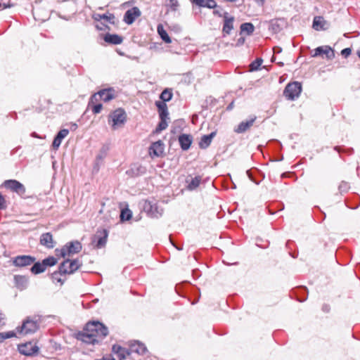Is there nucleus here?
Returning a JSON list of instances; mask_svg holds the SVG:
<instances>
[{
  "mask_svg": "<svg viewBox=\"0 0 360 360\" xmlns=\"http://www.w3.org/2000/svg\"><path fill=\"white\" fill-rule=\"evenodd\" d=\"M82 249L81 243L78 240H73L67 243L61 249H56V252L58 255L65 258L67 256H71L72 255L79 252Z\"/></svg>",
  "mask_w": 360,
  "mask_h": 360,
  "instance_id": "obj_3",
  "label": "nucleus"
},
{
  "mask_svg": "<svg viewBox=\"0 0 360 360\" xmlns=\"http://www.w3.org/2000/svg\"><path fill=\"white\" fill-rule=\"evenodd\" d=\"M263 60L261 58H257L254 60L250 65V70L252 71H255L259 69V67L262 65Z\"/></svg>",
  "mask_w": 360,
  "mask_h": 360,
  "instance_id": "obj_36",
  "label": "nucleus"
},
{
  "mask_svg": "<svg viewBox=\"0 0 360 360\" xmlns=\"http://www.w3.org/2000/svg\"><path fill=\"white\" fill-rule=\"evenodd\" d=\"M201 181V177L200 176H195L193 178L191 182L188 185V188L189 190H194L198 188Z\"/></svg>",
  "mask_w": 360,
  "mask_h": 360,
  "instance_id": "obj_34",
  "label": "nucleus"
},
{
  "mask_svg": "<svg viewBox=\"0 0 360 360\" xmlns=\"http://www.w3.org/2000/svg\"><path fill=\"white\" fill-rule=\"evenodd\" d=\"M102 108H103V105L101 103H97L92 107V112L94 114H98V113L101 112Z\"/></svg>",
  "mask_w": 360,
  "mask_h": 360,
  "instance_id": "obj_43",
  "label": "nucleus"
},
{
  "mask_svg": "<svg viewBox=\"0 0 360 360\" xmlns=\"http://www.w3.org/2000/svg\"><path fill=\"white\" fill-rule=\"evenodd\" d=\"M357 54H358V56L360 58V50L358 51Z\"/></svg>",
  "mask_w": 360,
  "mask_h": 360,
  "instance_id": "obj_59",
  "label": "nucleus"
},
{
  "mask_svg": "<svg viewBox=\"0 0 360 360\" xmlns=\"http://www.w3.org/2000/svg\"><path fill=\"white\" fill-rule=\"evenodd\" d=\"M127 120L125 111L122 108L114 110L109 116V122H112V127L115 129L120 125L124 124Z\"/></svg>",
  "mask_w": 360,
  "mask_h": 360,
  "instance_id": "obj_7",
  "label": "nucleus"
},
{
  "mask_svg": "<svg viewBox=\"0 0 360 360\" xmlns=\"http://www.w3.org/2000/svg\"><path fill=\"white\" fill-rule=\"evenodd\" d=\"M72 127H73L75 129H77V124H75V123L72 124Z\"/></svg>",
  "mask_w": 360,
  "mask_h": 360,
  "instance_id": "obj_57",
  "label": "nucleus"
},
{
  "mask_svg": "<svg viewBox=\"0 0 360 360\" xmlns=\"http://www.w3.org/2000/svg\"><path fill=\"white\" fill-rule=\"evenodd\" d=\"M193 4L200 6L208 8H217V5L214 0H190Z\"/></svg>",
  "mask_w": 360,
  "mask_h": 360,
  "instance_id": "obj_24",
  "label": "nucleus"
},
{
  "mask_svg": "<svg viewBox=\"0 0 360 360\" xmlns=\"http://www.w3.org/2000/svg\"><path fill=\"white\" fill-rule=\"evenodd\" d=\"M6 208V203L4 197L0 194V210Z\"/></svg>",
  "mask_w": 360,
  "mask_h": 360,
  "instance_id": "obj_45",
  "label": "nucleus"
},
{
  "mask_svg": "<svg viewBox=\"0 0 360 360\" xmlns=\"http://www.w3.org/2000/svg\"><path fill=\"white\" fill-rule=\"evenodd\" d=\"M14 280L16 287L20 290H22L27 288L29 281V279L27 276L17 275L15 276Z\"/></svg>",
  "mask_w": 360,
  "mask_h": 360,
  "instance_id": "obj_23",
  "label": "nucleus"
},
{
  "mask_svg": "<svg viewBox=\"0 0 360 360\" xmlns=\"http://www.w3.org/2000/svg\"><path fill=\"white\" fill-rule=\"evenodd\" d=\"M234 107V101H232L227 107H226V110H231Z\"/></svg>",
  "mask_w": 360,
  "mask_h": 360,
  "instance_id": "obj_51",
  "label": "nucleus"
},
{
  "mask_svg": "<svg viewBox=\"0 0 360 360\" xmlns=\"http://www.w3.org/2000/svg\"><path fill=\"white\" fill-rule=\"evenodd\" d=\"M223 18V32L226 33V34H229L231 30L233 29L234 18L232 16H229L227 12H224Z\"/></svg>",
  "mask_w": 360,
  "mask_h": 360,
  "instance_id": "obj_15",
  "label": "nucleus"
},
{
  "mask_svg": "<svg viewBox=\"0 0 360 360\" xmlns=\"http://www.w3.org/2000/svg\"><path fill=\"white\" fill-rule=\"evenodd\" d=\"M104 40L105 42L111 44H120L122 42V37L118 34H106L104 37Z\"/></svg>",
  "mask_w": 360,
  "mask_h": 360,
  "instance_id": "obj_26",
  "label": "nucleus"
},
{
  "mask_svg": "<svg viewBox=\"0 0 360 360\" xmlns=\"http://www.w3.org/2000/svg\"><path fill=\"white\" fill-rule=\"evenodd\" d=\"M192 136L189 134H183L179 136V142L183 150H187L192 143Z\"/></svg>",
  "mask_w": 360,
  "mask_h": 360,
  "instance_id": "obj_20",
  "label": "nucleus"
},
{
  "mask_svg": "<svg viewBox=\"0 0 360 360\" xmlns=\"http://www.w3.org/2000/svg\"><path fill=\"white\" fill-rule=\"evenodd\" d=\"M247 174H248V177H249L251 180H252V181H253L252 177V175H251V173H250V171H247Z\"/></svg>",
  "mask_w": 360,
  "mask_h": 360,
  "instance_id": "obj_56",
  "label": "nucleus"
},
{
  "mask_svg": "<svg viewBox=\"0 0 360 360\" xmlns=\"http://www.w3.org/2000/svg\"><path fill=\"white\" fill-rule=\"evenodd\" d=\"M112 350L117 355L120 360H124L127 356L131 354L129 349L124 348L118 345H114L112 347Z\"/></svg>",
  "mask_w": 360,
  "mask_h": 360,
  "instance_id": "obj_18",
  "label": "nucleus"
},
{
  "mask_svg": "<svg viewBox=\"0 0 360 360\" xmlns=\"http://www.w3.org/2000/svg\"><path fill=\"white\" fill-rule=\"evenodd\" d=\"M41 322V316L39 315L29 316L23 321L20 327L17 328V331L23 335L32 334L39 328Z\"/></svg>",
  "mask_w": 360,
  "mask_h": 360,
  "instance_id": "obj_2",
  "label": "nucleus"
},
{
  "mask_svg": "<svg viewBox=\"0 0 360 360\" xmlns=\"http://www.w3.org/2000/svg\"><path fill=\"white\" fill-rule=\"evenodd\" d=\"M143 209L148 215L153 218H159L163 214V209L160 208L156 202L146 201Z\"/></svg>",
  "mask_w": 360,
  "mask_h": 360,
  "instance_id": "obj_8",
  "label": "nucleus"
},
{
  "mask_svg": "<svg viewBox=\"0 0 360 360\" xmlns=\"http://www.w3.org/2000/svg\"><path fill=\"white\" fill-rule=\"evenodd\" d=\"M3 186L18 195H23L25 193V187L20 181L15 179L6 180L3 183Z\"/></svg>",
  "mask_w": 360,
  "mask_h": 360,
  "instance_id": "obj_9",
  "label": "nucleus"
},
{
  "mask_svg": "<svg viewBox=\"0 0 360 360\" xmlns=\"http://www.w3.org/2000/svg\"><path fill=\"white\" fill-rule=\"evenodd\" d=\"M115 98V90L112 88L101 89L97 93L93 94L89 100V105L94 104L100 100L104 102L111 101Z\"/></svg>",
  "mask_w": 360,
  "mask_h": 360,
  "instance_id": "obj_4",
  "label": "nucleus"
},
{
  "mask_svg": "<svg viewBox=\"0 0 360 360\" xmlns=\"http://www.w3.org/2000/svg\"><path fill=\"white\" fill-rule=\"evenodd\" d=\"M257 2H259L261 4H263L264 0H256Z\"/></svg>",
  "mask_w": 360,
  "mask_h": 360,
  "instance_id": "obj_58",
  "label": "nucleus"
},
{
  "mask_svg": "<svg viewBox=\"0 0 360 360\" xmlns=\"http://www.w3.org/2000/svg\"><path fill=\"white\" fill-rule=\"evenodd\" d=\"M35 260L36 258L30 255H19L13 259V264L15 266L24 267L31 265Z\"/></svg>",
  "mask_w": 360,
  "mask_h": 360,
  "instance_id": "obj_10",
  "label": "nucleus"
},
{
  "mask_svg": "<svg viewBox=\"0 0 360 360\" xmlns=\"http://www.w3.org/2000/svg\"><path fill=\"white\" fill-rule=\"evenodd\" d=\"M63 275H65V274H62L60 272V267L58 266V271H54L51 274V278L53 281H56L58 283H60L61 284H63L64 283V280H63L60 278V276H63Z\"/></svg>",
  "mask_w": 360,
  "mask_h": 360,
  "instance_id": "obj_37",
  "label": "nucleus"
},
{
  "mask_svg": "<svg viewBox=\"0 0 360 360\" xmlns=\"http://www.w3.org/2000/svg\"><path fill=\"white\" fill-rule=\"evenodd\" d=\"M255 27L251 22H245L240 25V32H246L247 34L250 35L253 33Z\"/></svg>",
  "mask_w": 360,
  "mask_h": 360,
  "instance_id": "obj_30",
  "label": "nucleus"
},
{
  "mask_svg": "<svg viewBox=\"0 0 360 360\" xmlns=\"http://www.w3.org/2000/svg\"><path fill=\"white\" fill-rule=\"evenodd\" d=\"M216 136V132L213 131L207 135H204L199 142V146L200 148L205 149L210 144L212 141V139Z\"/></svg>",
  "mask_w": 360,
  "mask_h": 360,
  "instance_id": "obj_25",
  "label": "nucleus"
},
{
  "mask_svg": "<svg viewBox=\"0 0 360 360\" xmlns=\"http://www.w3.org/2000/svg\"><path fill=\"white\" fill-rule=\"evenodd\" d=\"M82 265V262L78 259L64 260L60 265V272L66 274H72Z\"/></svg>",
  "mask_w": 360,
  "mask_h": 360,
  "instance_id": "obj_5",
  "label": "nucleus"
},
{
  "mask_svg": "<svg viewBox=\"0 0 360 360\" xmlns=\"http://www.w3.org/2000/svg\"><path fill=\"white\" fill-rule=\"evenodd\" d=\"M158 32L162 39L165 43L169 44L172 42V39L168 35L166 30H165L163 26L162 25H158L157 27Z\"/></svg>",
  "mask_w": 360,
  "mask_h": 360,
  "instance_id": "obj_27",
  "label": "nucleus"
},
{
  "mask_svg": "<svg viewBox=\"0 0 360 360\" xmlns=\"http://www.w3.org/2000/svg\"><path fill=\"white\" fill-rule=\"evenodd\" d=\"M30 270L32 274H39L45 271L46 269L41 262H34Z\"/></svg>",
  "mask_w": 360,
  "mask_h": 360,
  "instance_id": "obj_29",
  "label": "nucleus"
},
{
  "mask_svg": "<svg viewBox=\"0 0 360 360\" xmlns=\"http://www.w3.org/2000/svg\"><path fill=\"white\" fill-rule=\"evenodd\" d=\"M352 50L350 48H345L342 50L341 54L344 57L347 58L351 54Z\"/></svg>",
  "mask_w": 360,
  "mask_h": 360,
  "instance_id": "obj_46",
  "label": "nucleus"
},
{
  "mask_svg": "<svg viewBox=\"0 0 360 360\" xmlns=\"http://www.w3.org/2000/svg\"><path fill=\"white\" fill-rule=\"evenodd\" d=\"M102 159H103V157L101 155H100L96 157V162L95 166L94 167V169H96V171L98 170V163H99L100 161H102Z\"/></svg>",
  "mask_w": 360,
  "mask_h": 360,
  "instance_id": "obj_47",
  "label": "nucleus"
},
{
  "mask_svg": "<svg viewBox=\"0 0 360 360\" xmlns=\"http://www.w3.org/2000/svg\"><path fill=\"white\" fill-rule=\"evenodd\" d=\"M168 126L167 120H160V122H159L158 127L155 129V132L159 133L162 131V130H165Z\"/></svg>",
  "mask_w": 360,
  "mask_h": 360,
  "instance_id": "obj_39",
  "label": "nucleus"
},
{
  "mask_svg": "<svg viewBox=\"0 0 360 360\" xmlns=\"http://www.w3.org/2000/svg\"><path fill=\"white\" fill-rule=\"evenodd\" d=\"M58 260L53 256L48 257L42 260L41 263L46 269L48 266H53L57 263Z\"/></svg>",
  "mask_w": 360,
  "mask_h": 360,
  "instance_id": "obj_33",
  "label": "nucleus"
},
{
  "mask_svg": "<svg viewBox=\"0 0 360 360\" xmlns=\"http://www.w3.org/2000/svg\"><path fill=\"white\" fill-rule=\"evenodd\" d=\"M40 243L47 248H53L55 242L53 241L52 234L49 232L43 233L40 237Z\"/></svg>",
  "mask_w": 360,
  "mask_h": 360,
  "instance_id": "obj_17",
  "label": "nucleus"
},
{
  "mask_svg": "<svg viewBox=\"0 0 360 360\" xmlns=\"http://www.w3.org/2000/svg\"><path fill=\"white\" fill-rule=\"evenodd\" d=\"M301 91V83L293 82L287 84L284 89L283 94L288 100L294 101L299 97Z\"/></svg>",
  "mask_w": 360,
  "mask_h": 360,
  "instance_id": "obj_6",
  "label": "nucleus"
},
{
  "mask_svg": "<svg viewBox=\"0 0 360 360\" xmlns=\"http://www.w3.org/2000/svg\"><path fill=\"white\" fill-rule=\"evenodd\" d=\"M164 150L165 144L161 140H159L151 144V146L149 148V154L151 157H160L162 155Z\"/></svg>",
  "mask_w": 360,
  "mask_h": 360,
  "instance_id": "obj_13",
  "label": "nucleus"
},
{
  "mask_svg": "<svg viewBox=\"0 0 360 360\" xmlns=\"http://www.w3.org/2000/svg\"><path fill=\"white\" fill-rule=\"evenodd\" d=\"M108 334V329L99 321L89 322L84 331L77 333L78 340L87 343L95 345L103 340Z\"/></svg>",
  "mask_w": 360,
  "mask_h": 360,
  "instance_id": "obj_1",
  "label": "nucleus"
},
{
  "mask_svg": "<svg viewBox=\"0 0 360 360\" xmlns=\"http://www.w3.org/2000/svg\"><path fill=\"white\" fill-rule=\"evenodd\" d=\"M141 11L138 7H133L127 10L124 15V21L127 25L132 24L136 18L141 15Z\"/></svg>",
  "mask_w": 360,
  "mask_h": 360,
  "instance_id": "obj_12",
  "label": "nucleus"
},
{
  "mask_svg": "<svg viewBox=\"0 0 360 360\" xmlns=\"http://www.w3.org/2000/svg\"><path fill=\"white\" fill-rule=\"evenodd\" d=\"M281 51H282V49H281V48H280V47H278V46H277V47H274V52L275 53H281Z\"/></svg>",
  "mask_w": 360,
  "mask_h": 360,
  "instance_id": "obj_52",
  "label": "nucleus"
},
{
  "mask_svg": "<svg viewBox=\"0 0 360 360\" xmlns=\"http://www.w3.org/2000/svg\"><path fill=\"white\" fill-rule=\"evenodd\" d=\"M245 42V38L244 37H240L237 41V45L240 46L243 45Z\"/></svg>",
  "mask_w": 360,
  "mask_h": 360,
  "instance_id": "obj_49",
  "label": "nucleus"
},
{
  "mask_svg": "<svg viewBox=\"0 0 360 360\" xmlns=\"http://www.w3.org/2000/svg\"><path fill=\"white\" fill-rule=\"evenodd\" d=\"M18 350L20 354L25 356H31L38 350L37 347L34 346L31 342L19 345Z\"/></svg>",
  "mask_w": 360,
  "mask_h": 360,
  "instance_id": "obj_16",
  "label": "nucleus"
},
{
  "mask_svg": "<svg viewBox=\"0 0 360 360\" xmlns=\"http://www.w3.org/2000/svg\"><path fill=\"white\" fill-rule=\"evenodd\" d=\"M213 13H214L215 15H218V16H219V17H223V14H224V13H221V11L218 10V9H215V10L213 11Z\"/></svg>",
  "mask_w": 360,
  "mask_h": 360,
  "instance_id": "obj_48",
  "label": "nucleus"
},
{
  "mask_svg": "<svg viewBox=\"0 0 360 360\" xmlns=\"http://www.w3.org/2000/svg\"><path fill=\"white\" fill-rule=\"evenodd\" d=\"M326 55L328 60H331L335 57L334 51L328 46H319L314 49L313 57H317L321 55Z\"/></svg>",
  "mask_w": 360,
  "mask_h": 360,
  "instance_id": "obj_14",
  "label": "nucleus"
},
{
  "mask_svg": "<svg viewBox=\"0 0 360 360\" xmlns=\"http://www.w3.org/2000/svg\"><path fill=\"white\" fill-rule=\"evenodd\" d=\"M108 236V233L105 229H103L101 231H97L93 239V242L96 243L95 246L96 248L100 249L105 245Z\"/></svg>",
  "mask_w": 360,
  "mask_h": 360,
  "instance_id": "obj_11",
  "label": "nucleus"
},
{
  "mask_svg": "<svg viewBox=\"0 0 360 360\" xmlns=\"http://www.w3.org/2000/svg\"><path fill=\"white\" fill-rule=\"evenodd\" d=\"M323 310L324 311L328 312V311H329V308H328V307L327 305H325V306H323Z\"/></svg>",
  "mask_w": 360,
  "mask_h": 360,
  "instance_id": "obj_55",
  "label": "nucleus"
},
{
  "mask_svg": "<svg viewBox=\"0 0 360 360\" xmlns=\"http://www.w3.org/2000/svg\"><path fill=\"white\" fill-rule=\"evenodd\" d=\"M160 119V120H169V112L168 110L162 111L159 113Z\"/></svg>",
  "mask_w": 360,
  "mask_h": 360,
  "instance_id": "obj_44",
  "label": "nucleus"
},
{
  "mask_svg": "<svg viewBox=\"0 0 360 360\" xmlns=\"http://www.w3.org/2000/svg\"><path fill=\"white\" fill-rule=\"evenodd\" d=\"M130 353L134 352L139 354H143L146 352V346L139 341H134L129 347Z\"/></svg>",
  "mask_w": 360,
  "mask_h": 360,
  "instance_id": "obj_22",
  "label": "nucleus"
},
{
  "mask_svg": "<svg viewBox=\"0 0 360 360\" xmlns=\"http://www.w3.org/2000/svg\"><path fill=\"white\" fill-rule=\"evenodd\" d=\"M15 336V333L14 331H8V332H2L0 333V343L2 342L4 340L8 339Z\"/></svg>",
  "mask_w": 360,
  "mask_h": 360,
  "instance_id": "obj_38",
  "label": "nucleus"
},
{
  "mask_svg": "<svg viewBox=\"0 0 360 360\" xmlns=\"http://www.w3.org/2000/svg\"><path fill=\"white\" fill-rule=\"evenodd\" d=\"M5 325L4 322V318L3 316V314L0 313V327Z\"/></svg>",
  "mask_w": 360,
  "mask_h": 360,
  "instance_id": "obj_50",
  "label": "nucleus"
},
{
  "mask_svg": "<svg viewBox=\"0 0 360 360\" xmlns=\"http://www.w3.org/2000/svg\"><path fill=\"white\" fill-rule=\"evenodd\" d=\"M156 105L158 108L159 113L167 110V106L165 102H157Z\"/></svg>",
  "mask_w": 360,
  "mask_h": 360,
  "instance_id": "obj_42",
  "label": "nucleus"
},
{
  "mask_svg": "<svg viewBox=\"0 0 360 360\" xmlns=\"http://www.w3.org/2000/svg\"><path fill=\"white\" fill-rule=\"evenodd\" d=\"M2 6H3V8H6L10 7V5H7V4H1V3L0 2V8H1Z\"/></svg>",
  "mask_w": 360,
  "mask_h": 360,
  "instance_id": "obj_54",
  "label": "nucleus"
},
{
  "mask_svg": "<svg viewBox=\"0 0 360 360\" xmlns=\"http://www.w3.org/2000/svg\"><path fill=\"white\" fill-rule=\"evenodd\" d=\"M349 188V185L347 182H345V181H342L340 185H339V187H338V189L339 191L342 193V192H347Z\"/></svg>",
  "mask_w": 360,
  "mask_h": 360,
  "instance_id": "obj_41",
  "label": "nucleus"
},
{
  "mask_svg": "<svg viewBox=\"0 0 360 360\" xmlns=\"http://www.w3.org/2000/svg\"><path fill=\"white\" fill-rule=\"evenodd\" d=\"M98 30H103L102 27H99L98 25L96 26Z\"/></svg>",
  "mask_w": 360,
  "mask_h": 360,
  "instance_id": "obj_60",
  "label": "nucleus"
},
{
  "mask_svg": "<svg viewBox=\"0 0 360 360\" xmlns=\"http://www.w3.org/2000/svg\"><path fill=\"white\" fill-rule=\"evenodd\" d=\"M167 6L170 8L171 11H176L179 6V4L177 0H169Z\"/></svg>",
  "mask_w": 360,
  "mask_h": 360,
  "instance_id": "obj_40",
  "label": "nucleus"
},
{
  "mask_svg": "<svg viewBox=\"0 0 360 360\" xmlns=\"http://www.w3.org/2000/svg\"><path fill=\"white\" fill-rule=\"evenodd\" d=\"M132 214L130 210L124 209L121 211L120 219L121 221H127L131 218Z\"/></svg>",
  "mask_w": 360,
  "mask_h": 360,
  "instance_id": "obj_35",
  "label": "nucleus"
},
{
  "mask_svg": "<svg viewBox=\"0 0 360 360\" xmlns=\"http://www.w3.org/2000/svg\"><path fill=\"white\" fill-rule=\"evenodd\" d=\"M94 19L96 20H105L110 23H114L115 16L113 14H99L96 13L94 15Z\"/></svg>",
  "mask_w": 360,
  "mask_h": 360,
  "instance_id": "obj_28",
  "label": "nucleus"
},
{
  "mask_svg": "<svg viewBox=\"0 0 360 360\" xmlns=\"http://www.w3.org/2000/svg\"><path fill=\"white\" fill-rule=\"evenodd\" d=\"M69 134V130L66 129H63L60 130L56 136H55L53 141L52 143V146L54 149H58L61 144L63 139L66 137Z\"/></svg>",
  "mask_w": 360,
  "mask_h": 360,
  "instance_id": "obj_19",
  "label": "nucleus"
},
{
  "mask_svg": "<svg viewBox=\"0 0 360 360\" xmlns=\"http://www.w3.org/2000/svg\"><path fill=\"white\" fill-rule=\"evenodd\" d=\"M255 120L256 117H253L250 120L241 122L235 129V131L238 134L245 132L253 125Z\"/></svg>",
  "mask_w": 360,
  "mask_h": 360,
  "instance_id": "obj_21",
  "label": "nucleus"
},
{
  "mask_svg": "<svg viewBox=\"0 0 360 360\" xmlns=\"http://www.w3.org/2000/svg\"><path fill=\"white\" fill-rule=\"evenodd\" d=\"M324 23H325V21L323 20L322 17H320V16L315 17L314 18V21H313V27L316 30L323 29Z\"/></svg>",
  "mask_w": 360,
  "mask_h": 360,
  "instance_id": "obj_31",
  "label": "nucleus"
},
{
  "mask_svg": "<svg viewBox=\"0 0 360 360\" xmlns=\"http://www.w3.org/2000/svg\"><path fill=\"white\" fill-rule=\"evenodd\" d=\"M172 92L171 89H165L162 91L160 94V99L162 100L163 102H168L172 98Z\"/></svg>",
  "mask_w": 360,
  "mask_h": 360,
  "instance_id": "obj_32",
  "label": "nucleus"
},
{
  "mask_svg": "<svg viewBox=\"0 0 360 360\" xmlns=\"http://www.w3.org/2000/svg\"><path fill=\"white\" fill-rule=\"evenodd\" d=\"M95 360H115V359H110V357H108V356H103L101 359H95Z\"/></svg>",
  "mask_w": 360,
  "mask_h": 360,
  "instance_id": "obj_53",
  "label": "nucleus"
},
{
  "mask_svg": "<svg viewBox=\"0 0 360 360\" xmlns=\"http://www.w3.org/2000/svg\"><path fill=\"white\" fill-rule=\"evenodd\" d=\"M279 65H280L281 66H283V63H279Z\"/></svg>",
  "mask_w": 360,
  "mask_h": 360,
  "instance_id": "obj_61",
  "label": "nucleus"
}]
</instances>
